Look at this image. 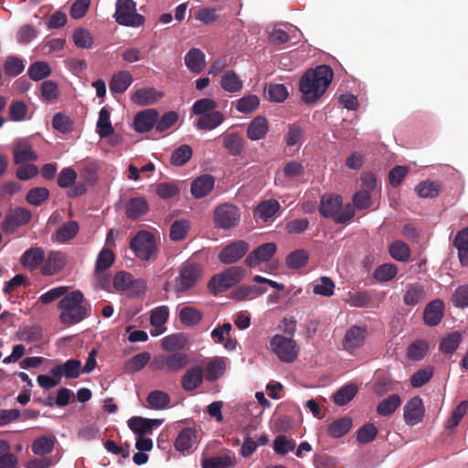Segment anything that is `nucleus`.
<instances>
[{"label":"nucleus","mask_w":468,"mask_h":468,"mask_svg":"<svg viewBox=\"0 0 468 468\" xmlns=\"http://www.w3.org/2000/svg\"><path fill=\"white\" fill-rule=\"evenodd\" d=\"M333 69L327 65H319L308 69L301 78L299 89L303 100L307 103L316 101L321 98L333 80Z\"/></svg>","instance_id":"1"},{"label":"nucleus","mask_w":468,"mask_h":468,"mask_svg":"<svg viewBox=\"0 0 468 468\" xmlns=\"http://www.w3.org/2000/svg\"><path fill=\"white\" fill-rule=\"evenodd\" d=\"M84 295L80 290L72 291L58 303L60 310L59 321L67 326L74 325L90 315L89 308L84 304Z\"/></svg>","instance_id":"2"},{"label":"nucleus","mask_w":468,"mask_h":468,"mask_svg":"<svg viewBox=\"0 0 468 468\" xmlns=\"http://www.w3.org/2000/svg\"><path fill=\"white\" fill-rule=\"evenodd\" d=\"M319 212L324 218L345 224L355 216V207L349 203L343 205L342 197L339 195L325 194L321 197Z\"/></svg>","instance_id":"3"},{"label":"nucleus","mask_w":468,"mask_h":468,"mask_svg":"<svg viewBox=\"0 0 468 468\" xmlns=\"http://www.w3.org/2000/svg\"><path fill=\"white\" fill-rule=\"evenodd\" d=\"M245 271L242 267L234 266L214 275L207 283L210 292L217 295L238 284L244 277Z\"/></svg>","instance_id":"4"},{"label":"nucleus","mask_w":468,"mask_h":468,"mask_svg":"<svg viewBox=\"0 0 468 468\" xmlns=\"http://www.w3.org/2000/svg\"><path fill=\"white\" fill-rule=\"evenodd\" d=\"M130 248L134 255L142 261L155 260L157 257L155 237L147 230L137 232L130 241Z\"/></svg>","instance_id":"5"},{"label":"nucleus","mask_w":468,"mask_h":468,"mask_svg":"<svg viewBox=\"0 0 468 468\" xmlns=\"http://www.w3.org/2000/svg\"><path fill=\"white\" fill-rule=\"evenodd\" d=\"M113 17L119 25L130 27H139L145 21L144 16L137 13L133 0H116Z\"/></svg>","instance_id":"6"},{"label":"nucleus","mask_w":468,"mask_h":468,"mask_svg":"<svg viewBox=\"0 0 468 468\" xmlns=\"http://www.w3.org/2000/svg\"><path fill=\"white\" fill-rule=\"evenodd\" d=\"M213 220L217 229L224 230L232 229L240 221V210L233 204H220L214 209Z\"/></svg>","instance_id":"7"},{"label":"nucleus","mask_w":468,"mask_h":468,"mask_svg":"<svg viewBox=\"0 0 468 468\" xmlns=\"http://www.w3.org/2000/svg\"><path fill=\"white\" fill-rule=\"evenodd\" d=\"M270 346L271 350L282 362L292 363L298 357L299 346L291 337L275 335L271 339Z\"/></svg>","instance_id":"8"},{"label":"nucleus","mask_w":468,"mask_h":468,"mask_svg":"<svg viewBox=\"0 0 468 468\" xmlns=\"http://www.w3.org/2000/svg\"><path fill=\"white\" fill-rule=\"evenodd\" d=\"M202 269L199 264L186 262L179 270V275L175 279L176 293H183L193 288L201 277Z\"/></svg>","instance_id":"9"},{"label":"nucleus","mask_w":468,"mask_h":468,"mask_svg":"<svg viewBox=\"0 0 468 468\" xmlns=\"http://www.w3.org/2000/svg\"><path fill=\"white\" fill-rule=\"evenodd\" d=\"M154 363L156 369L178 372L185 368L188 364V356L183 352L161 355L155 358Z\"/></svg>","instance_id":"10"},{"label":"nucleus","mask_w":468,"mask_h":468,"mask_svg":"<svg viewBox=\"0 0 468 468\" xmlns=\"http://www.w3.org/2000/svg\"><path fill=\"white\" fill-rule=\"evenodd\" d=\"M249 243L236 240L225 246L218 254V260L224 264H232L242 259L249 251Z\"/></svg>","instance_id":"11"},{"label":"nucleus","mask_w":468,"mask_h":468,"mask_svg":"<svg viewBox=\"0 0 468 468\" xmlns=\"http://www.w3.org/2000/svg\"><path fill=\"white\" fill-rule=\"evenodd\" d=\"M31 218L30 210L17 207L6 216L2 224V229L5 233H13L17 227L27 224Z\"/></svg>","instance_id":"12"},{"label":"nucleus","mask_w":468,"mask_h":468,"mask_svg":"<svg viewBox=\"0 0 468 468\" xmlns=\"http://www.w3.org/2000/svg\"><path fill=\"white\" fill-rule=\"evenodd\" d=\"M367 335L366 326L352 325L345 334L343 338V348L347 352H353L361 347Z\"/></svg>","instance_id":"13"},{"label":"nucleus","mask_w":468,"mask_h":468,"mask_svg":"<svg viewBox=\"0 0 468 468\" xmlns=\"http://www.w3.org/2000/svg\"><path fill=\"white\" fill-rule=\"evenodd\" d=\"M425 409L422 399L413 397L404 406V420L407 425L414 426L421 422L424 417Z\"/></svg>","instance_id":"14"},{"label":"nucleus","mask_w":468,"mask_h":468,"mask_svg":"<svg viewBox=\"0 0 468 468\" xmlns=\"http://www.w3.org/2000/svg\"><path fill=\"white\" fill-rule=\"evenodd\" d=\"M197 444V432L194 428H184L175 441V448L183 454L192 452Z\"/></svg>","instance_id":"15"},{"label":"nucleus","mask_w":468,"mask_h":468,"mask_svg":"<svg viewBox=\"0 0 468 468\" xmlns=\"http://www.w3.org/2000/svg\"><path fill=\"white\" fill-rule=\"evenodd\" d=\"M276 250L277 247L273 242L261 244L247 256L245 262L250 268H255L269 261L274 255Z\"/></svg>","instance_id":"16"},{"label":"nucleus","mask_w":468,"mask_h":468,"mask_svg":"<svg viewBox=\"0 0 468 468\" xmlns=\"http://www.w3.org/2000/svg\"><path fill=\"white\" fill-rule=\"evenodd\" d=\"M67 262L66 254L61 251H50L48 257H45L41 267V273L46 276H51L61 271Z\"/></svg>","instance_id":"17"},{"label":"nucleus","mask_w":468,"mask_h":468,"mask_svg":"<svg viewBox=\"0 0 468 468\" xmlns=\"http://www.w3.org/2000/svg\"><path fill=\"white\" fill-rule=\"evenodd\" d=\"M163 420L158 419H146L139 416L132 417L127 424L137 436H145L153 433L154 426H160Z\"/></svg>","instance_id":"18"},{"label":"nucleus","mask_w":468,"mask_h":468,"mask_svg":"<svg viewBox=\"0 0 468 468\" xmlns=\"http://www.w3.org/2000/svg\"><path fill=\"white\" fill-rule=\"evenodd\" d=\"M445 305L442 300L435 299L430 302L423 311V321L428 326L438 325L444 314Z\"/></svg>","instance_id":"19"},{"label":"nucleus","mask_w":468,"mask_h":468,"mask_svg":"<svg viewBox=\"0 0 468 468\" xmlns=\"http://www.w3.org/2000/svg\"><path fill=\"white\" fill-rule=\"evenodd\" d=\"M45 261V250L41 247H31L26 250L20 259L21 265L30 271L37 270Z\"/></svg>","instance_id":"20"},{"label":"nucleus","mask_w":468,"mask_h":468,"mask_svg":"<svg viewBox=\"0 0 468 468\" xmlns=\"http://www.w3.org/2000/svg\"><path fill=\"white\" fill-rule=\"evenodd\" d=\"M158 116V112L155 109H147L138 112L133 120L135 131L139 133L149 132L155 125Z\"/></svg>","instance_id":"21"},{"label":"nucleus","mask_w":468,"mask_h":468,"mask_svg":"<svg viewBox=\"0 0 468 468\" xmlns=\"http://www.w3.org/2000/svg\"><path fill=\"white\" fill-rule=\"evenodd\" d=\"M204 378L202 367L200 366L192 367L181 378L182 388L187 392H192L202 385Z\"/></svg>","instance_id":"22"},{"label":"nucleus","mask_w":468,"mask_h":468,"mask_svg":"<svg viewBox=\"0 0 468 468\" xmlns=\"http://www.w3.org/2000/svg\"><path fill=\"white\" fill-rule=\"evenodd\" d=\"M214 186L215 178L213 176L202 175L191 183V194L196 198L205 197L213 190Z\"/></svg>","instance_id":"23"},{"label":"nucleus","mask_w":468,"mask_h":468,"mask_svg":"<svg viewBox=\"0 0 468 468\" xmlns=\"http://www.w3.org/2000/svg\"><path fill=\"white\" fill-rule=\"evenodd\" d=\"M81 363L78 359H69L63 364L57 365L50 369L56 378H76L80 374Z\"/></svg>","instance_id":"24"},{"label":"nucleus","mask_w":468,"mask_h":468,"mask_svg":"<svg viewBox=\"0 0 468 468\" xmlns=\"http://www.w3.org/2000/svg\"><path fill=\"white\" fill-rule=\"evenodd\" d=\"M163 96V92L157 91L154 88H142L131 96V100L140 106H147L155 103Z\"/></svg>","instance_id":"25"},{"label":"nucleus","mask_w":468,"mask_h":468,"mask_svg":"<svg viewBox=\"0 0 468 468\" xmlns=\"http://www.w3.org/2000/svg\"><path fill=\"white\" fill-rule=\"evenodd\" d=\"M280 207V203L275 199L264 200L256 207L253 217L255 219H261L263 222H267L279 212Z\"/></svg>","instance_id":"26"},{"label":"nucleus","mask_w":468,"mask_h":468,"mask_svg":"<svg viewBox=\"0 0 468 468\" xmlns=\"http://www.w3.org/2000/svg\"><path fill=\"white\" fill-rule=\"evenodd\" d=\"M223 146L232 156L241 154L244 148V139L239 133H226L222 134Z\"/></svg>","instance_id":"27"},{"label":"nucleus","mask_w":468,"mask_h":468,"mask_svg":"<svg viewBox=\"0 0 468 468\" xmlns=\"http://www.w3.org/2000/svg\"><path fill=\"white\" fill-rule=\"evenodd\" d=\"M226 370V363L223 357L210 359L204 367V377L208 382H214L221 378Z\"/></svg>","instance_id":"28"},{"label":"nucleus","mask_w":468,"mask_h":468,"mask_svg":"<svg viewBox=\"0 0 468 468\" xmlns=\"http://www.w3.org/2000/svg\"><path fill=\"white\" fill-rule=\"evenodd\" d=\"M269 131V122L263 116L255 117L249 124L247 136L251 141L264 138Z\"/></svg>","instance_id":"29"},{"label":"nucleus","mask_w":468,"mask_h":468,"mask_svg":"<svg viewBox=\"0 0 468 468\" xmlns=\"http://www.w3.org/2000/svg\"><path fill=\"white\" fill-rule=\"evenodd\" d=\"M13 154L16 165L34 162L38 158L37 153L32 150V146L27 142L17 143L14 147Z\"/></svg>","instance_id":"30"},{"label":"nucleus","mask_w":468,"mask_h":468,"mask_svg":"<svg viewBox=\"0 0 468 468\" xmlns=\"http://www.w3.org/2000/svg\"><path fill=\"white\" fill-rule=\"evenodd\" d=\"M185 63L191 72L200 73L206 66L205 54L199 48H193L186 54Z\"/></svg>","instance_id":"31"},{"label":"nucleus","mask_w":468,"mask_h":468,"mask_svg":"<svg viewBox=\"0 0 468 468\" xmlns=\"http://www.w3.org/2000/svg\"><path fill=\"white\" fill-rule=\"evenodd\" d=\"M149 206L143 197H132L126 205V216L131 219H137L148 212Z\"/></svg>","instance_id":"32"},{"label":"nucleus","mask_w":468,"mask_h":468,"mask_svg":"<svg viewBox=\"0 0 468 468\" xmlns=\"http://www.w3.org/2000/svg\"><path fill=\"white\" fill-rule=\"evenodd\" d=\"M225 120L221 112L215 111L200 116L196 121V126L199 130L210 131L219 126Z\"/></svg>","instance_id":"33"},{"label":"nucleus","mask_w":468,"mask_h":468,"mask_svg":"<svg viewBox=\"0 0 468 468\" xmlns=\"http://www.w3.org/2000/svg\"><path fill=\"white\" fill-rule=\"evenodd\" d=\"M80 230L77 221L71 220L62 224L53 234L52 239L58 242L64 243L72 239Z\"/></svg>","instance_id":"34"},{"label":"nucleus","mask_w":468,"mask_h":468,"mask_svg":"<svg viewBox=\"0 0 468 468\" xmlns=\"http://www.w3.org/2000/svg\"><path fill=\"white\" fill-rule=\"evenodd\" d=\"M132 82L133 76L129 71H119L112 76L110 81V90L112 93H123Z\"/></svg>","instance_id":"35"},{"label":"nucleus","mask_w":468,"mask_h":468,"mask_svg":"<svg viewBox=\"0 0 468 468\" xmlns=\"http://www.w3.org/2000/svg\"><path fill=\"white\" fill-rule=\"evenodd\" d=\"M283 140L289 147L302 145L305 140V131L299 123L288 124Z\"/></svg>","instance_id":"36"},{"label":"nucleus","mask_w":468,"mask_h":468,"mask_svg":"<svg viewBox=\"0 0 468 468\" xmlns=\"http://www.w3.org/2000/svg\"><path fill=\"white\" fill-rule=\"evenodd\" d=\"M458 250V257L463 266H468V228L460 230L453 240Z\"/></svg>","instance_id":"37"},{"label":"nucleus","mask_w":468,"mask_h":468,"mask_svg":"<svg viewBox=\"0 0 468 468\" xmlns=\"http://www.w3.org/2000/svg\"><path fill=\"white\" fill-rule=\"evenodd\" d=\"M220 87L230 93L239 92L243 88V81L234 70H227L221 77Z\"/></svg>","instance_id":"38"},{"label":"nucleus","mask_w":468,"mask_h":468,"mask_svg":"<svg viewBox=\"0 0 468 468\" xmlns=\"http://www.w3.org/2000/svg\"><path fill=\"white\" fill-rule=\"evenodd\" d=\"M352 423L349 417L337 419L328 425L327 434L334 439L341 438L351 430Z\"/></svg>","instance_id":"39"},{"label":"nucleus","mask_w":468,"mask_h":468,"mask_svg":"<svg viewBox=\"0 0 468 468\" xmlns=\"http://www.w3.org/2000/svg\"><path fill=\"white\" fill-rule=\"evenodd\" d=\"M426 297L424 287L420 284H409L403 295V302L406 305L415 306L421 303Z\"/></svg>","instance_id":"40"},{"label":"nucleus","mask_w":468,"mask_h":468,"mask_svg":"<svg viewBox=\"0 0 468 468\" xmlns=\"http://www.w3.org/2000/svg\"><path fill=\"white\" fill-rule=\"evenodd\" d=\"M415 191L420 198H433L439 196L441 191L440 181H422L415 186Z\"/></svg>","instance_id":"41"},{"label":"nucleus","mask_w":468,"mask_h":468,"mask_svg":"<svg viewBox=\"0 0 468 468\" xmlns=\"http://www.w3.org/2000/svg\"><path fill=\"white\" fill-rule=\"evenodd\" d=\"M57 442L55 436H40L34 440L32 443V452L36 455L44 456L50 453Z\"/></svg>","instance_id":"42"},{"label":"nucleus","mask_w":468,"mask_h":468,"mask_svg":"<svg viewBox=\"0 0 468 468\" xmlns=\"http://www.w3.org/2000/svg\"><path fill=\"white\" fill-rule=\"evenodd\" d=\"M267 289L259 285H247L242 284L239 286L234 292V298L238 300L253 299L263 293Z\"/></svg>","instance_id":"43"},{"label":"nucleus","mask_w":468,"mask_h":468,"mask_svg":"<svg viewBox=\"0 0 468 468\" xmlns=\"http://www.w3.org/2000/svg\"><path fill=\"white\" fill-rule=\"evenodd\" d=\"M202 318V312L193 306H185L179 313L180 322L186 326L197 325Z\"/></svg>","instance_id":"44"},{"label":"nucleus","mask_w":468,"mask_h":468,"mask_svg":"<svg viewBox=\"0 0 468 468\" xmlns=\"http://www.w3.org/2000/svg\"><path fill=\"white\" fill-rule=\"evenodd\" d=\"M110 116V112L105 107L101 109L97 121L98 134L101 138H106L114 132Z\"/></svg>","instance_id":"45"},{"label":"nucleus","mask_w":468,"mask_h":468,"mask_svg":"<svg viewBox=\"0 0 468 468\" xmlns=\"http://www.w3.org/2000/svg\"><path fill=\"white\" fill-rule=\"evenodd\" d=\"M400 397L398 394H392L378 405L377 412L380 416H390L400 406Z\"/></svg>","instance_id":"46"},{"label":"nucleus","mask_w":468,"mask_h":468,"mask_svg":"<svg viewBox=\"0 0 468 468\" xmlns=\"http://www.w3.org/2000/svg\"><path fill=\"white\" fill-rule=\"evenodd\" d=\"M202 468H231L235 461L227 454L204 458L201 463Z\"/></svg>","instance_id":"47"},{"label":"nucleus","mask_w":468,"mask_h":468,"mask_svg":"<svg viewBox=\"0 0 468 468\" xmlns=\"http://www.w3.org/2000/svg\"><path fill=\"white\" fill-rule=\"evenodd\" d=\"M16 456L10 452V445L5 440H0V468H16Z\"/></svg>","instance_id":"48"},{"label":"nucleus","mask_w":468,"mask_h":468,"mask_svg":"<svg viewBox=\"0 0 468 468\" xmlns=\"http://www.w3.org/2000/svg\"><path fill=\"white\" fill-rule=\"evenodd\" d=\"M190 229V222L187 219H178L170 226L169 237L173 241H181Z\"/></svg>","instance_id":"49"},{"label":"nucleus","mask_w":468,"mask_h":468,"mask_svg":"<svg viewBox=\"0 0 468 468\" xmlns=\"http://www.w3.org/2000/svg\"><path fill=\"white\" fill-rule=\"evenodd\" d=\"M391 257L399 261L406 262L410 258V249L407 243L401 240H396L389 246Z\"/></svg>","instance_id":"50"},{"label":"nucleus","mask_w":468,"mask_h":468,"mask_svg":"<svg viewBox=\"0 0 468 468\" xmlns=\"http://www.w3.org/2000/svg\"><path fill=\"white\" fill-rule=\"evenodd\" d=\"M309 260V254L305 250H296L286 257V264L290 269L298 270L304 267Z\"/></svg>","instance_id":"51"},{"label":"nucleus","mask_w":468,"mask_h":468,"mask_svg":"<svg viewBox=\"0 0 468 468\" xmlns=\"http://www.w3.org/2000/svg\"><path fill=\"white\" fill-rule=\"evenodd\" d=\"M27 74L31 80L38 81L48 77L51 74V69L48 62L37 61L30 65Z\"/></svg>","instance_id":"52"},{"label":"nucleus","mask_w":468,"mask_h":468,"mask_svg":"<svg viewBox=\"0 0 468 468\" xmlns=\"http://www.w3.org/2000/svg\"><path fill=\"white\" fill-rule=\"evenodd\" d=\"M146 401L152 409L163 410L170 403V397L162 390H154L148 394Z\"/></svg>","instance_id":"53"},{"label":"nucleus","mask_w":468,"mask_h":468,"mask_svg":"<svg viewBox=\"0 0 468 468\" xmlns=\"http://www.w3.org/2000/svg\"><path fill=\"white\" fill-rule=\"evenodd\" d=\"M114 260L113 251L108 248H103L96 259L95 273L103 272L108 270L113 264Z\"/></svg>","instance_id":"54"},{"label":"nucleus","mask_w":468,"mask_h":468,"mask_svg":"<svg viewBox=\"0 0 468 468\" xmlns=\"http://www.w3.org/2000/svg\"><path fill=\"white\" fill-rule=\"evenodd\" d=\"M193 150L188 144H182L171 154L170 162L176 166L186 165L192 157Z\"/></svg>","instance_id":"55"},{"label":"nucleus","mask_w":468,"mask_h":468,"mask_svg":"<svg viewBox=\"0 0 468 468\" xmlns=\"http://www.w3.org/2000/svg\"><path fill=\"white\" fill-rule=\"evenodd\" d=\"M462 342V335L459 332H453L445 336L440 344V350L447 355L453 354Z\"/></svg>","instance_id":"56"},{"label":"nucleus","mask_w":468,"mask_h":468,"mask_svg":"<svg viewBox=\"0 0 468 468\" xmlns=\"http://www.w3.org/2000/svg\"><path fill=\"white\" fill-rule=\"evenodd\" d=\"M356 392L357 387L356 385H346L336 391L334 396V402L336 405L344 406L356 396Z\"/></svg>","instance_id":"57"},{"label":"nucleus","mask_w":468,"mask_h":468,"mask_svg":"<svg viewBox=\"0 0 468 468\" xmlns=\"http://www.w3.org/2000/svg\"><path fill=\"white\" fill-rule=\"evenodd\" d=\"M24 69V61L16 56L7 57L4 63V71L8 77H16L19 75L23 72Z\"/></svg>","instance_id":"58"},{"label":"nucleus","mask_w":468,"mask_h":468,"mask_svg":"<svg viewBox=\"0 0 468 468\" xmlns=\"http://www.w3.org/2000/svg\"><path fill=\"white\" fill-rule=\"evenodd\" d=\"M17 336L20 340L27 343L36 342L42 339L43 330L38 325L26 326L20 328Z\"/></svg>","instance_id":"59"},{"label":"nucleus","mask_w":468,"mask_h":468,"mask_svg":"<svg viewBox=\"0 0 468 468\" xmlns=\"http://www.w3.org/2000/svg\"><path fill=\"white\" fill-rule=\"evenodd\" d=\"M434 373L431 366L425 367L416 371L410 378V384L413 388H420L430 381Z\"/></svg>","instance_id":"60"},{"label":"nucleus","mask_w":468,"mask_h":468,"mask_svg":"<svg viewBox=\"0 0 468 468\" xmlns=\"http://www.w3.org/2000/svg\"><path fill=\"white\" fill-rule=\"evenodd\" d=\"M265 96L270 101L282 102L288 97L287 88L283 84H270L265 89Z\"/></svg>","instance_id":"61"},{"label":"nucleus","mask_w":468,"mask_h":468,"mask_svg":"<svg viewBox=\"0 0 468 468\" xmlns=\"http://www.w3.org/2000/svg\"><path fill=\"white\" fill-rule=\"evenodd\" d=\"M398 273V268L393 263H385L378 266L374 271V278L378 282L392 280Z\"/></svg>","instance_id":"62"},{"label":"nucleus","mask_w":468,"mask_h":468,"mask_svg":"<svg viewBox=\"0 0 468 468\" xmlns=\"http://www.w3.org/2000/svg\"><path fill=\"white\" fill-rule=\"evenodd\" d=\"M428 344L425 341L418 340L411 343L407 349V356L410 360L420 361L427 354Z\"/></svg>","instance_id":"63"},{"label":"nucleus","mask_w":468,"mask_h":468,"mask_svg":"<svg viewBox=\"0 0 468 468\" xmlns=\"http://www.w3.org/2000/svg\"><path fill=\"white\" fill-rule=\"evenodd\" d=\"M378 432L373 423H367L356 431V440L361 444L371 442L376 439Z\"/></svg>","instance_id":"64"}]
</instances>
